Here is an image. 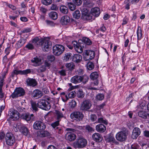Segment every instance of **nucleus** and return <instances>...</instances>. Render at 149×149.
Listing matches in <instances>:
<instances>
[{
  "mask_svg": "<svg viewBox=\"0 0 149 149\" xmlns=\"http://www.w3.org/2000/svg\"><path fill=\"white\" fill-rule=\"evenodd\" d=\"M98 73L97 72H95L92 73L90 75L91 79L93 80L97 79L98 77Z\"/></svg>",
  "mask_w": 149,
  "mask_h": 149,
  "instance_id": "nucleus-35",
  "label": "nucleus"
},
{
  "mask_svg": "<svg viewBox=\"0 0 149 149\" xmlns=\"http://www.w3.org/2000/svg\"><path fill=\"white\" fill-rule=\"evenodd\" d=\"M74 144L78 148H83L87 144V141L86 139L82 137L77 138Z\"/></svg>",
  "mask_w": 149,
  "mask_h": 149,
  "instance_id": "nucleus-9",
  "label": "nucleus"
},
{
  "mask_svg": "<svg viewBox=\"0 0 149 149\" xmlns=\"http://www.w3.org/2000/svg\"><path fill=\"white\" fill-rule=\"evenodd\" d=\"M31 65L34 66L36 67L37 66V56H36L35 57L33 58L31 60Z\"/></svg>",
  "mask_w": 149,
  "mask_h": 149,
  "instance_id": "nucleus-43",
  "label": "nucleus"
},
{
  "mask_svg": "<svg viewBox=\"0 0 149 149\" xmlns=\"http://www.w3.org/2000/svg\"><path fill=\"white\" fill-rule=\"evenodd\" d=\"M6 74H1V76L0 77V88H2L4 84V79L6 78Z\"/></svg>",
  "mask_w": 149,
  "mask_h": 149,
  "instance_id": "nucleus-30",
  "label": "nucleus"
},
{
  "mask_svg": "<svg viewBox=\"0 0 149 149\" xmlns=\"http://www.w3.org/2000/svg\"><path fill=\"white\" fill-rule=\"evenodd\" d=\"M106 127L102 124H100L96 126V130L99 132H103L106 130Z\"/></svg>",
  "mask_w": 149,
  "mask_h": 149,
  "instance_id": "nucleus-24",
  "label": "nucleus"
},
{
  "mask_svg": "<svg viewBox=\"0 0 149 149\" xmlns=\"http://www.w3.org/2000/svg\"><path fill=\"white\" fill-rule=\"evenodd\" d=\"M91 106V104L89 100H85L81 104L80 110L87 111L90 108Z\"/></svg>",
  "mask_w": 149,
  "mask_h": 149,
  "instance_id": "nucleus-12",
  "label": "nucleus"
},
{
  "mask_svg": "<svg viewBox=\"0 0 149 149\" xmlns=\"http://www.w3.org/2000/svg\"><path fill=\"white\" fill-rule=\"evenodd\" d=\"M74 48L76 52L79 53H81L83 51V48L81 44L74 42L73 44Z\"/></svg>",
  "mask_w": 149,
  "mask_h": 149,
  "instance_id": "nucleus-19",
  "label": "nucleus"
},
{
  "mask_svg": "<svg viewBox=\"0 0 149 149\" xmlns=\"http://www.w3.org/2000/svg\"><path fill=\"white\" fill-rule=\"evenodd\" d=\"M68 5L71 11H74L76 8V5L73 3H68Z\"/></svg>",
  "mask_w": 149,
  "mask_h": 149,
  "instance_id": "nucleus-41",
  "label": "nucleus"
},
{
  "mask_svg": "<svg viewBox=\"0 0 149 149\" xmlns=\"http://www.w3.org/2000/svg\"><path fill=\"white\" fill-rule=\"evenodd\" d=\"M85 53V56L84 59L85 61L92 60L94 58L95 55V52L92 50H86Z\"/></svg>",
  "mask_w": 149,
  "mask_h": 149,
  "instance_id": "nucleus-11",
  "label": "nucleus"
},
{
  "mask_svg": "<svg viewBox=\"0 0 149 149\" xmlns=\"http://www.w3.org/2000/svg\"><path fill=\"white\" fill-rule=\"evenodd\" d=\"M38 42L44 52H48L49 51V48L52 46V42L49 40L47 38L40 39L38 37Z\"/></svg>",
  "mask_w": 149,
  "mask_h": 149,
  "instance_id": "nucleus-1",
  "label": "nucleus"
},
{
  "mask_svg": "<svg viewBox=\"0 0 149 149\" xmlns=\"http://www.w3.org/2000/svg\"><path fill=\"white\" fill-rule=\"evenodd\" d=\"M17 111L13 109H10L8 111V115L10 116V118L13 117V116L16 113H17Z\"/></svg>",
  "mask_w": 149,
  "mask_h": 149,
  "instance_id": "nucleus-34",
  "label": "nucleus"
},
{
  "mask_svg": "<svg viewBox=\"0 0 149 149\" xmlns=\"http://www.w3.org/2000/svg\"><path fill=\"white\" fill-rule=\"evenodd\" d=\"M52 0H41L42 3L46 6L51 4L52 3Z\"/></svg>",
  "mask_w": 149,
  "mask_h": 149,
  "instance_id": "nucleus-48",
  "label": "nucleus"
},
{
  "mask_svg": "<svg viewBox=\"0 0 149 149\" xmlns=\"http://www.w3.org/2000/svg\"><path fill=\"white\" fill-rule=\"evenodd\" d=\"M129 47L130 49L131 48L132 49V52L135 53L136 52V48L137 47L135 45L132 44L131 45V44H130L129 45Z\"/></svg>",
  "mask_w": 149,
  "mask_h": 149,
  "instance_id": "nucleus-46",
  "label": "nucleus"
},
{
  "mask_svg": "<svg viewBox=\"0 0 149 149\" xmlns=\"http://www.w3.org/2000/svg\"><path fill=\"white\" fill-rule=\"evenodd\" d=\"M46 125L45 124L41 121H38V130L40 131H38V136L44 137L49 136L50 133L47 131H42L45 129Z\"/></svg>",
  "mask_w": 149,
  "mask_h": 149,
  "instance_id": "nucleus-2",
  "label": "nucleus"
},
{
  "mask_svg": "<svg viewBox=\"0 0 149 149\" xmlns=\"http://www.w3.org/2000/svg\"><path fill=\"white\" fill-rule=\"evenodd\" d=\"M82 42L88 45H90L92 44V42L90 40L86 37H84L82 39Z\"/></svg>",
  "mask_w": 149,
  "mask_h": 149,
  "instance_id": "nucleus-37",
  "label": "nucleus"
},
{
  "mask_svg": "<svg viewBox=\"0 0 149 149\" xmlns=\"http://www.w3.org/2000/svg\"><path fill=\"white\" fill-rule=\"evenodd\" d=\"M65 66L69 70L72 71L74 68L75 65L73 63L71 62L66 64Z\"/></svg>",
  "mask_w": 149,
  "mask_h": 149,
  "instance_id": "nucleus-33",
  "label": "nucleus"
},
{
  "mask_svg": "<svg viewBox=\"0 0 149 149\" xmlns=\"http://www.w3.org/2000/svg\"><path fill=\"white\" fill-rule=\"evenodd\" d=\"M76 73L79 75H81L84 73V71L82 69L79 68L77 70Z\"/></svg>",
  "mask_w": 149,
  "mask_h": 149,
  "instance_id": "nucleus-63",
  "label": "nucleus"
},
{
  "mask_svg": "<svg viewBox=\"0 0 149 149\" xmlns=\"http://www.w3.org/2000/svg\"><path fill=\"white\" fill-rule=\"evenodd\" d=\"M26 42V39L22 37L18 40L15 45V47L17 49H18L23 46Z\"/></svg>",
  "mask_w": 149,
  "mask_h": 149,
  "instance_id": "nucleus-17",
  "label": "nucleus"
},
{
  "mask_svg": "<svg viewBox=\"0 0 149 149\" xmlns=\"http://www.w3.org/2000/svg\"><path fill=\"white\" fill-rule=\"evenodd\" d=\"M138 116L143 118L146 119L147 117H149V113L145 111H139L138 113Z\"/></svg>",
  "mask_w": 149,
  "mask_h": 149,
  "instance_id": "nucleus-25",
  "label": "nucleus"
},
{
  "mask_svg": "<svg viewBox=\"0 0 149 149\" xmlns=\"http://www.w3.org/2000/svg\"><path fill=\"white\" fill-rule=\"evenodd\" d=\"M82 57L81 56L78 54H74L72 58V61L76 63L80 62L82 60Z\"/></svg>",
  "mask_w": 149,
  "mask_h": 149,
  "instance_id": "nucleus-23",
  "label": "nucleus"
},
{
  "mask_svg": "<svg viewBox=\"0 0 149 149\" xmlns=\"http://www.w3.org/2000/svg\"><path fill=\"white\" fill-rule=\"evenodd\" d=\"M69 105L71 108H74L76 106L77 103L75 100H72L70 102Z\"/></svg>",
  "mask_w": 149,
  "mask_h": 149,
  "instance_id": "nucleus-51",
  "label": "nucleus"
},
{
  "mask_svg": "<svg viewBox=\"0 0 149 149\" xmlns=\"http://www.w3.org/2000/svg\"><path fill=\"white\" fill-rule=\"evenodd\" d=\"M19 115V113L17 111V113H16L15 114L14 116H13V117H12L10 119L14 121H17L19 119V118H20Z\"/></svg>",
  "mask_w": 149,
  "mask_h": 149,
  "instance_id": "nucleus-45",
  "label": "nucleus"
},
{
  "mask_svg": "<svg viewBox=\"0 0 149 149\" xmlns=\"http://www.w3.org/2000/svg\"><path fill=\"white\" fill-rule=\"evenodd\" d=\"M26 82L27 85L29 86L34 87L37 84V81L36 79L28 78L26 80Z\"/></svg>",
  "mask_w": 149,
  "mask_h": 149,
  "instance_id": "nucleus-18",
  "label": "nucleus"
},
{
  "mask_svg": "<svg viewBox=\"0 0 149 149\" xmlns=\"http://www.w3.org/2000/svg\"><path fill=\"white\" fill-rule=\"evenodd\" d=\"M6 144L9 146H12L15 142V139L14 135L11 133H7L5 137Z\"/></svg>",
  "mask_w": 149,
  "mask_h": 149,
  "instance_id": "nucleus-4",
  "label": "nucleus"
},
{
  "mask_svg": "<svg viewBox=\"0 0 149 149\" xmlns=\"http://www.w3.org/2000/svg\"><path fill=\"white\" fill-rule=\"evenodd\" d=\"M38 107L46 111H48L50 109L51 106L49 102L43 99L38 100Z\"/></svg>",
  "mask_w": 149,
  "mask_h": 149,
  "instance_id": "nucleus-6",
  "label": "nucleus"
},
{
  "mask_svg": "<svg viewBox=\"0 0 149 149\" xmlns=\"http://www.w3.org/2000/svg\"><path fill=\"white\" fill-rule=\"evenodd\" d=\"M85 130L88 132H91L94 131V129L88 125H87L85 126Z\"/></svg>",
  "mask_w": 149,
  "mask_h": 149,
  "instance_id": "nucleus-49",
  "label": "nucleus"
},
{
  "mask_svg": "<svg viewBox=\"0 0 149 149\" xmlns=\"http://www.w3.org/2000/svg\"><path fill=\"white\" fill-rule=\"evenodd\" d=\"M92 138L93 140L97 142H101L103 139L102 135L98 133H95L92 135Z\"/></svg>",
  "mask_w": 149,
  "mask_h": 149,
  "instance_id": "nucleus-15",
  "label": "nucleus"
},
{
  "mask_svg": "<svg viewBox=\"0 0 149 149\" xmlns=\"http://www.w3.org/2000/svg\"><path fill=\"white\" fill-rule=\"evenodd\" d=\"M60 10L61 12L64 14H66L68 12V9L67 7L64 5L60 6Z\"/></svg>",
  "mask_w": 149,
  "mask_h": 149,
  "instance_id": "nucleus-26",
  "label": "nucleus"
},
{
  "mask_svg": "<svg viewBox=\"0 0 149 149\" xmlns=\"http://www.w3.org/2000/svg\"><path fill=\"white\" fill-rule=\"evenodd\" d=\"M81 14L80 11L78 10H76L73 14V16L74 18L78 19L80 17Z\"/></svg>",
  "mask_w": 149,
  "mask_h": 149,
  "instance_id": "nucleus-39",
  "label": "nucleus"
},
{
  "mask_svg": "<svg viewBox=\"0 0 149 149\" xmlns=\"http://www.w3.org/2000/svg\"><path fill=\"white\" fill-rule=\"evenodd\" d=\"M76 93L75 91H72L68 94V96L70 98H72L74 97Z\"/></svg>",
  "mask_w": 149,
  "mask_h": 149,
  "instance_id": "nucleus-56",
  "label": "nucleus"
},
{
  "mask_svg": "<svg viewBox=\"0 0 149 149\" xmlns=\"http://www.w3.org/2000/svg\"><path fill=\"white\" fill-rule=\"evenodd\" d=\"M56 114L57 115L56 119L60 122L61 120V118L63 117V114L62 113L58 111H56Z\"/></svg>",
  "mask_w": 149,
  "mask_h": 149,
  "instance_id": "nucleus-40",
  "label": "nucleus"
},
{
  "mask_svg": "<svg viewBox=\"0 0 149 149\" xmlns=\"http://www.w3.org/2000/svg\"><path fill=\"white\" fill-rule=\"evenodd\" d=\"M90 118L92 122H94L96 120L97 117L95 114H92L90 115Z\"/></svg>",
  "mask_w": 149,
  "mask_h": 149,
  "instance_id": "nucleus-60",
  "label": "nucleus"
},
{
  "mask_svg": "<svg viewBox=\"0 0 149 149\" xmlns=\"http://www.w3.org/2000/svg\"><path fill=\"white\" fill-rule=\"evenodd\" d=\"M20 132L25 136H27L29 133V132L28 128L25 127H22L20 129Z\"/></svg>",
  "mask_w": 149,
  "mask_h": 149,
  "instance_id": "nucleus-31",
  "label": "nucleus"
},
{
  "mask_svg": "<svg viewBox=\"0 0 149 149\" xmlns=\"http://www.w3.org/2000/svg\"><path fill=\"white\" fill-rule=\"evenodd\" d=\"M81 76L77 75L72 77L70 79V81L74 84H77L81 82Z\"/></svg>",
  "mask_w": 149,
  "mask_h": 149,
  "instance_id": "nucleus-16",
  "label": "nucleus"
},
{
  "mask_svg": "<svg viewBox=\"0 0 149 149\" xmlns=\"http://www.w3.org/2000/svg\"><path fill=\"white\" fill-rule=\"evenodd\" d=\"M127 134V132L121 131L116 134V138L117 140L122 142L126 140Z\"/></svg>",
  "mask_w": 149,
  "mask_h": 149,
  "instance_id": "nucleus-10",
  "label": "nucleus"
},
{
  "mask_svg": "<svg viewBox=\"0 0 149 149\" xmlns=\"http://www.w3.org/2000/svg\"><path fill=\"white\" fill-rule=\"evenodd\" d=\"M55 130L57 132L60 134H62L63 132V130L61 127H57L56 130Z\"/></svg>",
  "mask_w": 149,
  "mask_h": 149,
  "instance_id": "nucleus-59",
  "label": "nucleus"
},
{
  "mask_svg": "<svg viewBox=\"0 0 149 149\" xmlns=\"http://www.w3.org/2000/svg\"><path fill=\"white\" fill-rule=\"evenodd\" d=\"M34 70L33 69H27L22 70V75H27V74L32 73H34Z\"/></svg>",
  "mask_w": 149,
  "mask_h": 149,
  "instance_id": "nucleus-38",
  "label": "nucleus"
},
{
  "mask_svg": "<svg viewBox=\"0 0 149 149\" xmlns=\"http://www.w3.org/2000/svg\"><path fill=\"white\" fill-rule=\"evenodd\" d=\"M139 148V145L136 143H134L131 145L129 149H138Z\"/></svg>",
  "mask_w": 149,
  "mask_h": 149,
  "instance_id": "nucleus-58",
  "label": "nucleus"
},
{
  "mask_svg": "<svg viewBox=\"0 0 149 149\" xmlns=\"http://www.w3.org/2000/svg\"><path fill=\"white\" fill-rule=\"evenodd\" d=\"M25 93V91L23 88L21 87L16 88L14 92L10 95V97L14 99L24 96Z\"/></svg>",
  "mask_w": 149,
  "mask_h": 149,
  "instance_id": "nucleus-5",
  "label": "nucleus"
},
{
  "mask_svg": "<svg viewBox=\"0 0 149 149\" xmlns=\"http://www.w3.org/2000/svg\"><path fill=\"white\" fill-rule=\"evenodd\" d=\"M48 61L51 62L53 61L55 59V58L53 55H49L47 56Z\"/></svg>",
  "mask_w": 149,
  "mask_h": 149,
  "instance_id": "nucleus-57",
  "label": "nucleus"
},
{
  "mask_svg": "<svg viewBox=\"0 0 149 149\" xmlns=\"http://www.w3.org/2000/svg\"><path fill=\"white\" fill-rule=\"evenodd\" d=\"M143 136L147 138H149V131L145 130L143 132Z\"/></svg>",
  "mask_w": 149,
  "mask_h": 149,
  "instance_id": "nucleus-62",
  "label": "nucleus"
},
{
  "mask_svg": "<svg viewBox=\"0 0 149 149\" xmlns=\"http://www.w3.org/2000/svg\"><path fill=\"white\" fill-rule=\"evenodd\" d=\"M32 42L34 47H37V37H36L33 39L32 40Z\"/></svg>",
  "mask_w": 149,
  "mask_h": 149,
  "instance_id": "nucleus-61",
  "label": "nucleus"
},
{
  "mask_svg": "<svg viewBox=\"0 0 149 149\" xmlns=\"http://www.w3.org/2000/svg\"><path fill=\"white\" fill-rule=\"evenodd\" d=\"M84 116L83 113L79 111H74L70 114V117L72 119L78 122L82 120Z\"/></svg>",
  "mask_w": 149,
  "mask_h": 149,
  "instance_id": "nucleus-8",
  "label": "nucleus"
},
{
  "mask_svg": "<svg viewBox=\"0 0 149 149\" xmlns=\"http://www.w3.org/2000/svg\"><path fill=\"white\" fill-rule=\"evenodd\" d=\"M66 139L69 141H72L75 140L76 138V135L72 132H68L65 135Z\"/></svg>",
  "mask_w": 149,
  "mask_h": 149,
  "instance_id": "nucleus-14",
  "label": "nucleus"
},
{
  "mask_svg": "<svg viewBox=\"0 0 149 149\" xmlns=\"http://www.w3.org/2000/svg\"><path fill=\"white\" fill-rule=\"evenodd\" d=\"M98 123H102L105 125L108 124V122L106 119H104L103 118L101 117L99 118L98 119Z\"/></svg>",
  "mask_w": 149,
  "mask_h": 149,
  "instance_id": "nucleus-47",
  "label": "nucleus"
},
{
  "mask_svg": "<svg viewBox=\"0 0 149 149\" xmlns=\"http://www.w3.org/2000/svg\"><path fill=\"white\" fill-rule=\"evenodd\" d=\"M82 14V17L84 19L90 20L92 19L91 14H90L89 8L86 6V4L84 5L80 8Z\"/></svg>",
  "mask_w": 149,
  "mask_h": 149,
  "instance_id": "nucleus-3",
  "label": "nucleus"
},
{
  "mask_svg": "<svg viewBox=\"0 0 149 149\" xmlns=\"http://www.w3.org/2000/svg\"><path fill=\"white\" fill-rule=\"evenodd\" d=\"M70 21L69 17L68 15H65L62 17L60 22L62 25H66L70 22Z\"/></svg>",
  "mask_w": 149,
  "mask_h": 149,
  "instance_id": "nucleus-20",
  "label": "nucleus"
},
{
  "mask_svg": "<svg viewBox=\"0 0 149 149\" xmlns=\"http://www.w3.org/2000/svg\"><path fill=\"white\" fill-rule=\"evenodd\" d=\"M58 7L55 4H52L51 7V9L52 10H56L58 9Z\"/></svg>",
  "mask_w": 149,
  "mask_h": 149,
  "instance_id": "nucleus-64",
  "label": "nucleus"
},
{
  "mask_svg": "<svg viewBox=\"0 0 149 149\" xmlns=\"http://www.w3.org/2000/svg\"><path fill=\"white\" fill-rule=\"evenodd\" d=\"M137 40H140L142 38V33L141 29L140 27L139 26L138 27L136 32Z\"/></svg>",
  "mask_w": 149,
  "mask_h": 149,
  "instance_id": "nucleus-27",
  "label": "nucleus"
},
{
  "mask_svg": "<svg viewBox=\"0 0 149 149\" xmlns=\"http://www.w3.org/2000/svg\"><path fill=\"white\" fill-rule=\"evenodd\" d=\"M104 98V95L102 94H99L96 96V99L99 100H101Z\"/></svg>",
  "mask_w": 149,
  "mask_h": 149,
  "instance_id": "nucleus-52",
  "label": "nucleus"
},
{
  "mask_svg": "<svg viewBox=\"0 0 149 149\" xmlns=\"http://www.w3.org/2000/svg\"><path fill=\"white\" fill-rule=\"evenodd\" d=\"M32 111L36 112L37 111V104L34 101L31 100V102Z\"/></svg>",
  "mask_w": 149,
  "mask_h": 149,
  "instance_id": "nucleus-32",
  "label": "nucleus"
},
{
  "mask_svg": "<svg viewBox=\"0 0 149 149\" xmlns=\"http://www.w3.org/2000/svg\"><path fill=\"white\" fill-rule=\"evenodd\" d=\"M107 141L111 143H114L116 145L118 144V142L116 140L114 137L111 136H109L107 139Z\"/></svg>",
  "mask_w": 149,
  "mask_h": 149,
  "instance_id": "nucleus-28",
  "label": "nucleus"
},
{
  "mask_svg": "<svg viewBox=\"0 0 149 149\" xmlns=\"http://www.w3.org/2000/svg\"><path fill=\"white\" fill-rule=\"evenodd\" d=\"M72 54L70 52L64 54L63 57V59L64 61H67L71 59Z\"/></svg>",
  "mask_w": 149,
  "mask_h": 149,
  "instance_id": "nucleus-29",
  "label": "nucleus"
},
{
  "mask_svg": "<svg viewBox=\"0 0 149 149\" xmlns=\"http://www.w3.org/2000/svg\"><path fill=\"white\" fill-rule=\"evenodd\" d=\"M81 81H82L84 84H85L88 81L89 77L86 75H84L81 76Z\"/></svg>",
  "mask_w": 149,
  "mask_h": 149,
  "instance_id": "nucleus-50",
  "label": "nucleus"
},
{
  "mask_svg": "<svg viewBox=\"0 0 149 149\" xmlns=\"http://www.w3.org/2000/svg\"><path fill=\"white\" fill-rule=\"evenodd\" d=\"M49 17L53 19H56L58 17V14L56 12H51L49 14Z\"/></svg>",
  "mask_w": 149,
  "mask_h": 149,
  "instance_id": "nucleus-36",
  "label": "nucleus"
},
{
  "mask_svg": "<svg viewBox=\"0 0 149 149\" xmlns=\"http://www.w3.org/2000/svg\"><path fill=\"white\" fill-rule=\"evenodd\" d=\"M87 67L89 70H91L93 69L94 67L93 63L92 62L89 61L87 64Z\"/></svg>",
  "mask_w": 149,
  "mask_h": 149,
  "instance_id": "nucleus-42",
  "label": "nucleus"
},
{
  "mask_svg": "<svg viewBox=\"0 0 149 149\" xmlns=\"http://www.w3.org/2000/svg\"><path fill=\"white\" fill-rule=\"evenodd\" d=\"M20 118L26 120L28 122L30 121L31 118L30 117V114L28 112L22 113L20 116Z\"/></svg>",
  "mask_w": 149,
  "mask_h": 149,
  "instance_id": "nucleus-21",
  "label": "nucleus"
},
{
  "mask_svg": "<svg viewBox=\"0 0 149 149\" xmlns=\"http://www.w3.org/2000/svg\"><path fill=\"white\" fill-rule=\"evenodd\" d=\"M77 94V96L79 98H82L84 96L83 91L81 90H79Z\"/></svg>",
  "mask_w": 149,
  "mask_h": 149,
  "instance_id": "nucleus-53",
  "label": "nucleus"
},
{
  "mask_svg": "<svg viewBox=\"0 0 149 149\" xmlns=\"http://www.w3.org/2000/svg\"><path fill=\"white\" fill-rule=\"evenodd\" d=\"M59 125V120H57L51 124V126L55 130H56L57 127H58Z\"/></svg>",
  "mask_w": 149,
  "mask_h": 149,
  "instance_id": "nucleus-44",
  "label": "nucleus"
},
{
  "mask_svg": "<svg viewBox=\"0 0 149 149\" xmlns=\"http://www.w3.org/2000/svg\"><path fill=\"white\" fill-rule=\"evenodd\" d=\"M25 47L29 50H32L34 49V45L30 43H28L26 46Z\"/></svg>",
  "mask_w": 149,
  "mask_h": 149,
  "instance_id": "nucleus-54",
  "label": "nucleus"
},
{
  "mask_svg": "<svg viewBox=\"0 0 149 149\" xmlns=\"http://www.w3.org/2000/svg\"><path fill=\"white\" fill-rule=\"evenodd\" d=\"M91 15L95 17H98L100 14V8L98 7H94L91 9Z\"/></svg>",
  "mask_w": 149,
  "mask_h": 149,
  "instance_id": "nucleus-22",
  "label": "nucleus"
},
{
  "mask_svg": "<svg viewBox=\"0 0 149 149\" xmlns=\"http://www.w3.org/2000/svg\"><path fill=\"white\" fill-rule=\"evenodd\" d=\"M141 131L140 129L137 127H135L132 131V137L133 139H136L140 134Z\"/></svg>",
  "mask_w": 149,
  "mask_h": 149,
  "instance_id": "nucleus-13",
  "label": "nucleus"
},
{
  "mask_svg": "<svg viewBox=\"0 0 149 149\" xmlns=\"http://www.w3.org/2000/svg\"><path fill=\"white\" fill-rule=\"evenodd\" d=\"M73 3L77 6H80L82 3L81 0H72Z\"/></svg>",
  "mask_w": 149,
  "mask_h": 149,
  "instance_id": "nucleus-55",
  "label": "nucleus"
},
{
  "mask_svg": "<svg viewBox=\"0 0 149 149\" xmlns=\"http://www.w3.org/2000/svg\"><path fill=\"white\" fill-rule=\"evenodd\" d=\"M65 49L64 47L60 45H56L53 47V54L57 56L62 54Z\"/></svg>",
  "mask_w": 149,
  "mask_h": 149,
  "instance_id": "nucleus-7",
  "label": "nucleus"
}]
</instances>
